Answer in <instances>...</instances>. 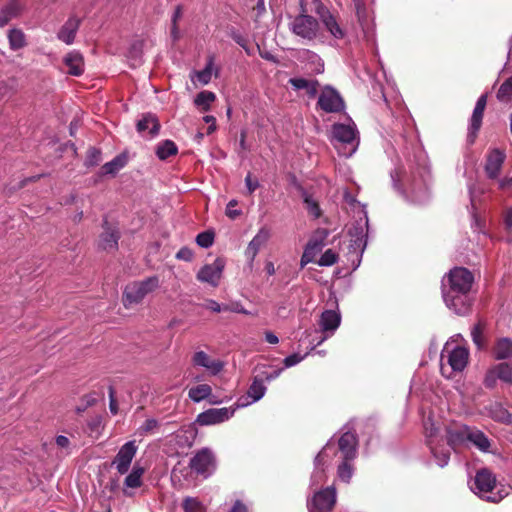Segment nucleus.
<instances>
[{
	"mask_svg": "<svg viewBox=\"0 0 512 512\" xmlns=\"http://www.w3.org/2000/svg\"><path fill=\"white\" fill-rule=\"evenodd\" d=\"M409 163V174L403 167H396L391 171L392 185L401 194H405L407 190L410 193L411 201L421 204L429 198V167L422 152L415 156L414 163L410 160Z\"/></svg>",
	"mask_w": 512,
	"mask_h": 512,
	"instance_id": "nucleus-1",
	"label": "nucleus"
},
{
	"mask_svg": "<svg viewBox=\"0 0 512 512\" xmlns=\"http://www.w3.org/2000/svg\"><path fill=\"white\" fill-rule=\"evenodd\" d=\"M473 274L464 267H455L442 279V297L445 305L457 315H466L472 305Z\"/></svg>",
	"mask_w": 512,
	"mask_h": 512,
	"instance_id": "nucleus-2",
	"label": "nucleus"
},
{
	"mask_svg": "<svg viewBox=\"0 0 512 512\" xmlns=\"http://www.w3.org/2000/svg\"><path fill=\"white\" fill-rule=\"evenodd\" d=\"M358 219L355 220L353 226L349 229V244L344 254L347 264L354 271L362 261V256L367 245V232L369 226L368 213L365 205L359 204L357 212Z\"/></svg>",
	"mask_w": 512,
	"mask_h": 512,
	"instance_id": "nucleus-3",
	"label": "nucleus"
},
{
	"mask_svg": "<svg viewBox=\"0 0 512 512\" xmlns=\"http://www.w3.org/2000/svg\"><path fill=\"white\" fill-rule=\"evenodd\" d=\"M457 334L447 341L441 353V373L446 378H451L454 373L462 372L469 360V350L461 345L455 344L457 339H461Z\"/></svg>",
	"mask_w": 512,
	"mask_h": 512,
	"instance_id": "nucleus-4",
	"label": "nucleus"
},
{
	"mask_svg": "<svg viewBox=\"0 0 512 512\" xmlns=\"http://www.w3.org/2000/svg\"><path fill=\"white\" fill-rule=\"evenodd\" d=\"M471 490L479 498L492 503H499L509 494V490L498 486L495 476L485 468L476 473Z\"/></svg>",
	"mask_w": 512,
	"mask_h": 512,
	"instance_id": "nucleus-5",
	"label": "nucleus"
},
{
	"mask_svg": "<svg viewBox=\"0 0 512 512\" xmlns=\"http://www.w3.org/2000/svg\"><path fill=\"white\" fill-rule=\"evenodd\" d=\"M423 427L426 437V443L429 446L431 453L436 461V464L443 468L450 460V449L444 447L443 435H442V423L435 421L431 415H429L423 421Z\"/></svg>",
	"mask_w": 512,
	"mask_h": 512,
	"instance_id": "nucleus-6",
	"label": "nucleus"
},
{
	"mask_svg": "<svg viewBox=\"0 0 512 512\" xmlns=\"http://www.w3.org/2000/svg\"><path fill=\"white\" fill-rule=\"evenodd\" d=\"M332 143L339 155L349 158L359 146L357 127L350 119L347 123H334L332 125Z\"/></svg>",
	"mask_w": 512,
	"mask_h": 512,
	"instance_id": "nucleus-7",
	"label": "nucleus"
},
{
	"mask_svg": "<svg viewBox=\"0 0 512 512\" xmlns=\"http://www.w3.org/2000/svg\"><path fill=\"white\" fill-rule=\"evenodd\" d=\"M159 287V278L151 276L143 281L133 282L128 284L124 290V304L140 303L149 293L153 292Z\"/></svg>",
	"mask_w": 512,
	"mask_h": 512,
	"instance_id": "nucleus-8",
	"label": "nucleus"
},
{
	"mask_svg": "<svg viewBox=\"0 0 512 512\" xmlns=\"http://www.w3.org/2000/svg\"><path fill=\"white\" fill-rule=\"evenodd\" d=\"M340 323L341 315L338 311H323L318 322L322 335L313 337L311 340H309L310 350H314L317 346L321 345L324 341L331 337L340 326Z\"/></svg>",
	"mask_w": 512,
	"mask_h": 512,
	"instance_id": "nucleus-9",
	"label": "nucleus"
},
{
	"mask_svg": "<svg viewBox=\"0 0 512 512\" xmlns=\"http://www.w3.org/2000/svg\"><path fill=\"white\" fill-rule=\"evenodd\" d=\"M289 30L296 36L312 41L316 38L319 23L316 18L307 14H299L289 22Z\"/></svg>",
	"mask_w": 512,
	"mask_h": 512,
	"instance_id": "nucleus-10",
	"label": "nucleus"
},
{
	"mask_svg": "<svg viewBox=\"0 0 512 512\" xmlns=\"http://www.w3.org/2000/svg\"><path fill=\"white\" fill-rule=\"evenodd\" d=\"M317 105L326 113H338L345 109V102L342 96L330 85L325 86L321 90Z\"/></svg>",
	"mask_w": 512,
	"mask_h": 512,
	"instance_id": "nucleus-11",
	"label": "nucleus"
},
{
	"mask_svg": "<svg viewBox=\"0 0 512 512\" xmlns=\"http://www.w3.org/2000/svg\"><path fill=\"white\" fill-rule=\"evenodd\" d=\"M237 409L236 405L234 407L210 408L201 412L196 421L201 426L220 424L228 421Z\"/></svg>",
	"mask_w": 512,
	"mask_h": 512,
	"instance_id": "nucleus-12",
	"label": "nucleus"
},
{
	"mask_svg": "<svg viewBox=\"0 0 512 512\" xmlns=\"http://www.w3.org/2000/svg\"><path fill=\"white\" fill-rule=\"evenodd\" d=\"M267 386L260 376L253 377L252 382L247 390L246 395L241 396L236 401V408H245L253 403L261 400L266 394Z\"/></svg>",
	"mask_w": 512,
	"mask_h": 512,
	"instance_id": "nucleus-13",
	"label": "nucleus"
},
{
	"mask_svg": "<svg viewBox=\"0 0 512 512\" xmlns=\"http://www.w3.org/2000/svg\"><path fill=\"white\" fill-rule=\"evenodd\" d=\"M512 383V364L503 362L489 368L484 378V385L487 388H494L497 381Z\"/></svg>",
	"mask_w": 512,
	"mask_h": 512,
	"instance_id": "nucleus-14",
	"label": "nucleus"
},
{
	"mask_svg": "<svg viewBox=\"0 0 512 512\" xmlns=\"http://www.w3.org/2000/svg\"><path fill=\"white\" fill-rule=\"evenodd\" d=\"M215 466V458L212 451L208 448H203L198 451L190 460V467L197 474L207 477Z\"/></svg>",
	"mask_w": 512,
	"mask_h": 512,
	"instance_id": "nucleus-15",
	"label": "nucleus"
},
{
	"mask_svg": "<svg viewBox=\"0 0 512 512\" xmlns=\"http://www.w3.org/2000/svg\"><path fill=\"white\" fill-rule=\"evenodd\" d=\"M336 502V491L334 488L327 487L314 494L311 501H308V509L310 512H328L332 509Z\"/></svg>",
	"mask_w": 512,
	"mask_h": 512,
	"instance_id": "nucleus-16",
	"label": "nucleus"
},
{
	"mask_svg": "<svg viewBox=\"0 0 512 512\" xmlns=\"http://www.w3.org/2000/svg\"><path fill=\"white\" fill-rule=\"evenodd\" d=\"M137 446L134 440L126 442L118 451L113 465L120 474H126L130 468L133 458L137 453Z\"/></svg>",
	"mask_w": 512,
	"mask_h": 512,
	"instance_id": "nucleus-17",
	"label": "nucleus"
},
{
	"mask_svg": "<svg viewBox=\"0 0 512 512\" xmlns=\"http://www.w3.org/2000/svg\"><path fill=\"white\" fill-rule=\"evenodd\" d=\"M225 262L221 258H217L213 263L203 266L197 273V279L200 282H205L213 287L218 286L219 280L222 276Z\"/></svg>",
	"mask_w": 512,
	"mask_h": 512,
	"instance_id": "nucleus-18",
	"label": "nucleus"
},
{
	"mask_svg": "<svg viewBox=\"0 0 512 512\" xmlns=\"http://www.w3.org/2000/svg\"><path fill=\"white\" fill-rule=\"evenodd\" d=\"M358 438L356 434L350 430L342 433L338 439V449L342 459L354 460L357 457Z\"/></svg>",
	"mask_w": 512,
	"mask_h": 512,
	"instance_id": "nucleus-19",
	"label": "nucleus"
},
{
	"mask_svg": "<svg viewBox=\"0 0 512 512\" xmlns=\"http://www.w3.org/2000/svg\"><path fill=\"white\" fill-rule=\"evenodd\" d=\"M317 14L320 17L321 22L329 33L335 39H343L345 36L344 30L340 27L335 16L323 5L317 8Z\"/></svg>",
	"mask_w": 512,
	"mask_h": 512,
	"instance_id": "nucleus-20",
	"label": "nucleus"
},
{
	"mask_svg": "<svg viewBox=\"0 0 512 512\" xmlns=\"http://www.w3.org/2000/svg\"><path fill=\"white\" fill-rule=\"evenodd\" d=\"M505 158V153L499 149H493L488 154L485 164V173L489 179L498 178Z\"/></svg>",
	"mask_w": 512,
	"mask_h": 512,
	"instance_id": "nucleus-21",
	"label": "nucleus"
},
{
	"mask_svg": "<svg viewBox=\"0 0 512 512\" xmlns=\"http://www.w3.org/2000/svg\"><path fill=\"white\" fill-rule=\"evenodd\" d=\"M81 19L76 16H71L61 26L57 33V38L66 45L74 43L76 33L80 27Z\"/></svg>",
	"mask_w": 512,
	"mask_h": 512,
	"instance_id": "nucleus-22",
	"label": "nucleus"
},
{
	"mask_svg": "<svg viewBox=\"0 0 512 512\" xmlns=\"http://www.w3.org/2000/svg\"><path fill=\"white\" fill-rule=\"evenodd\" d=\"M192 361L195 366L203 367L213 375L220 373L224 367L222 361L211 358L204 351L195 352Z\"/></svg>",
	"mask_w": 512,
	"mask_h": 512,
	"instance_id": "nucleus-23",
	"label": "nucleus"
},
{
	"mask_svg": "<svg viewBox=\"0 0 512 512\" xmlns=\"http://www.w3.org/2000/svg\"><path fill=\"white\" fill-rule=\"evenodd\" d=\"M331 447L332 441L330 440L315 457V469L311 476V482L313 485L319 484L324 480V466L326 464V459L330 457Z\"/></svg>",
	"mask_w": 512,
	"mask_h": 512,
	"instance_id": "nucleus-24",
	"label": "nucleus"
},
{
	"mask_svg": "<svg viewBox=\"0 0 512 512\" xmlns=\"http://www.w3.org/2000/svg\"><path fill=\"white\" fill-rule=\"evenodd\" d=\"M326 233H323L321 237H312L307 243L304 252L300 260V266L303 268L307 264L313 262L315 256L321 251L324 246V238Z\"/></svg>",
	"mask_w": 512,
	"mask_h": 512,
	"instance_id": "nucleus-25",
	"label": "nucleus"
},
{
	"mask_svg": "<svg viewBox=\"0 0 512 512\" xmlns=\"http://www.w3.org/2000/svg\"><path fill=\"white\" fill-rule=\"evenodd\" d=\"M269 238V232L265 228H261L253 239L249 242L245 256L252 264L256 255L258 254L261 247L267 242Z\"/></svg>",
	"mask_w": 512,
	"mask_h": 512,
	"instance_id": "nucleus-26",
	"label": "nucleus"
},
{
	"mask_svg": "<svg viewBox=\"0 0 512 512\" xmlns=\"http://www.w3.org/2000/svg\"><path fill=\"white\" fill-rule=\"evenodd\" d=\"M470 426L461 425L455 429H449L446 431L447 444L450 448L456 449L464 445L468 441Z\"/></svg>",
	"mask_w": 512,
	"mask_h": 512,
	"instance_id": "nucleus-27",
	"label": "nucleus"
},
{
	"mask_svg": "<svg viewBox=\"0 0 512 512\" xmlns=\"http://www.w3.org/2000/svg\"><path fill=\"white\" fill-rule=\"evenodd\" d=\"M23 8L21 0H10L0 10V27L6 26L11 19L19 16Z\"/></svg>",
	"mask_w": 512,
	"mask_h": 512,
	"instance_id": "nucleus-28",
	"label": "nucleus"
},
{
	"mask_svg": "<svg viewBox=\"0 0 512 512\" xmlns=\"http://www.w3.org/2000/svg\"><path fill=\"white\" fill-rule=\"evenodd\" d=\"M136 127L139 133L152 138L159 133L160 124L154 115L147 114L137 122Z\"/></svg>",
	"mask_w": 512,
	"mask_h": 512,
	"instance_id": "nucleus-29",
	"label": "nucleus"
},
{
	"mask_svg": "<svg viewBox=\"0 0 512 512\" xmlns=\"http://www.w3.org/2000/svg\"><path fill=\"white\" fill-rule=\"evenodd\" d=\"M64 63L68 68V73L73 76H80L84 71V61L82 55L77 51H71L64 57Z\"/></svg>",
	"mask_w": 512,
	"mask_h": 512,
	"instance_id": "nucleus-30",
	"label": "nucleus"
},
{
	"mask_svg": "<svg viewBox=\"0 0 512 512\" xmlns=\"http://www.w3.org/2000/svg\"><path fill=\"white\" fill-rule=\"evenodd\" d=\"M468 442L472 443L481 452L487 453L490 451L491 442L484 432L479 429L469 428Z\"/></svg>",
	"mask_w": 512,
	"mask_h": 512,
	"instance_id": "nucleus-31",
	"label": "nucleus"
},
{
	"mask_svg": "<svg viewBox=\"0 0 512 512\" xmlns=\"http://www.w3.org/2000/svg\"><path fill=\"white\" fill-rule=\"evenodd\" d=\"M119 233L114 229L104 226V232L100 236L99 246L103 250H113L118 246Z\"/></svg>",
	"mask_w": 512,
	"mask_h": 512,
	"instance_id": "nucleus-32",
	"label": "nucleus"
},
{
	"mask_svg": "<svg viewBox=\"0 0 512 512\" xmlns=\"http://www.w3.org/2000/svg\"><path fill=\"white\" fill-rule=\"evenodd\" d=\"M494 357L497 360L508 359L512 357V340L509 338H501L497 341L494 350Z\"/></svg>",
	"mask_w": 512,
	"mask_h": 512,
	"instance_id": "nucleus-33",
	"label": "nucleus"
},
{
	"mask_svg": "<svg viewBox=\"0 0 512 512\" xmlns=\"http://www.w3.org/2000/svg\"><path fill=\"white\" fill-rule=\"evenodd\" d=\"M212 394V388L208 384H199L191 387L188 391V397L195 403L208 399Z\"/></svg>",
	"mask_w": 512,
	"mask_h": 512,
	"instance_id": "nucleus-34",
	"label": "nucleus"
},
{
	"mask_svg": "<svg viewBox=\"0 0 512 512\" xmlns=\"http://www.w3.org/2000/svg\"><path fill=\"white\" fill-rule=\"evenodd\" d=\"M9 46L16 51L26 46V36L21 29L13 28L8 32Z\"/></svg>",
	"mask_w": 512,
	"mask_h": 512,
	"instance_id": "nucleus-35",
	"label": "nucleus"
},
{
	"mask_svg": "<svg viewBox=\"0 0 512 512\" xmlns=\"http://www.w3.org/2000/svg\"><path fill=\"white\" fill-rule=\"evenodd\" d=\"M144 468L139 465H134L131 472L126 476L124 485L126 488H138L142 485V476Z\"/></svg>",
	"mask_w": 512,
	"mask_h": 512,
	"instance_id": "nucleus-36",
	"label": "nucleus"
},
{
	"mask_svg": "<svg viewBox=\"0 0 512 512\" xmlns=\"http://www.w3.org/2000/svg\"><path fill=\"white\" fill-rule=\"evenodd\" d=\"M178 148L171 140L160 142L156 148V155L160 160H166L168 157L177 154Z\"/></svg>",
	"mask_w": 512,
	"mask_h": 512,
	"instance_id": "nucleus-37",
	"label": "nucleus"
},
{
	"mask_svg": "<svg viewBox=\"0 0 512 512\" xmlns=\"http://www.w3.org/2000/svg\"><path fill=\"white\" fill-rule=\"evenodd\" d=\"M302 58L309 62L312 72L320 74L324 71V63L316 53L310 50H304L302 52Z\"/></svg>",
	"mask_w": 512,
	"mask_h": 512,
	"instance_id": "nucleus-38",
	"label": "nucleus"
},
{
	"mask_svg": "<svg viewBox=\"0 0 512 512\" xmlns=\"http://www.w3.org/2000/svg\"><path fill=\"white\" fill-rule=\"evenodd\" d=\"M483 115H484V109L474 107V110H473V113H472V116L470 119V125H469V134H468L469 138L473 139L476 136L477 132L479 131V129L481 127Z\"/></svg>",
	"mask_w": 512,
	"mask_h": 512,
	"instance_id": "nucleus-39",
	"label": "nucleus"
},
{
	"mask_svg": "<svg viewBox=\"0 0 512 512\" xmlns=\"http://www.w3.org/2000/svg\"><path fill=\"white\" fill-rule=\"evenodd\" d=\"M496 97L502 103L512 102V76L506 79L499 87Z\"/></svg>",
	"mask_w": 512,
	"mask_h": 512,
	"instance_id": "nucleus-40",
	"label": "nucleus"
},
{
	"mask_svg": "<svg viewBox=\"0 0 512 512\" xmlns=\"http://www.w3.org/2000/svg\"><path fill=\"white\" fill-rule=\"evenodd\" d=\"M216 96L211 91H201L197 94L194 103L197 107L201 108L203 111H208L210 109V105L214 102Z\"/></svg>",
	"mask_w": 512,
	"mask_h": 512,
	"instance_id": "nucleus-41",
	"label": "nucleus"
},
{
	"mask_svg": "<svg viewBox=\"0 0 512 512\" xmlns=\"http://www.w3.org/2000/svg\"><path fill=\"white\" fill-rule=\"evenodd\" d=\"M214 57L210 56L203 70L195 72L196 79L202 85L208 84L212 79Z\"/></svg>",
	"mask_w": 512,
	"mask_h": 512,
	"instance_id": "nucleus-42",
	"label": "nucleus"
},
{
	"mask_svg": "<svg viewBox=\"0 0 512 512\" xmlns=\"http://www.w3.org/2000/svg\"><path fill=\"white\" fill-rule=\"evenodd\" d=\"M301 195L308 213L311 214L314 218H319L321 215V209L318 202L313 199V197L306 190H302Z\"/></svg>",
	"mask_w": 512,
	"mask_h": 512,
	"instance_id": "nucleus-43",
	"label": "nucleus"
},
{
	"mask_svg": "<svg viewBox=\"0 0 512 512\" xmlns=\"http://www.w3.org/2000/svg\"><path fill=\"white\" fill-rule=\"evenodd\" d=\"M125 164L126 160L123 156H116L114 159L102 166V171L104 174H115L122 169Z\"/></svg>",
	"mask_w": 512,
	"mask_h": 512,
	"instance_id": "nucleus-44",
	"label": "nucleus"
},
{
	"mask_svg": "<svg viewBox=\"0 0 512 512\" xmlns=\"http://www.w3.org/2000/svg\"><path fill=\"white\" fill-rule=\"evenodd\" d=\"M352 460H344L341 462V464L338 466V476L343 482H350L352 476H353V466L350 463Z\"/></svg>",
	"mask_w": 512,
	"mask_h": 512,
	"instance_id": "nucleus-45",
	"label": "nucleus"
},
{
	"mask_svg": "<svg viewBox=\"0 0 512 512\" xmlns=\"http://www.w3.org/2000/svg\"><path fill=\"white\" fill-rule=\"evenodd\" d=\"M158 426H159V422L155 418H148L138 428L137 433L140 436L153 434V433H155Z\"/></svg>",
	"mask_w": 512,
	"mask_h": 512,
	"instance_id": "nucleus-46",
	"label": "nucleus"
},
{
	"mask_svg": "<svg viewBox=\"0 0 512 512\" xmlns=\"http://www.w3.org/2000/svg\"><path fill=\"white\" fill-rule=\"evenodd\" d=\"M183 509L185 512H205V507L196 498L187 497L183 501Z\"/></svg>",
	"mask_w": 512,
	"mask_h": 512,
	"instance_id": "nucleus-47",
	"label": "nucleus"
},
{
	"mask_svg": "<svg viewBox=\"0 0 512 512\" xmlns=\"http://www.w3.org/2000/svg\"><path fill=\"white\" fill-rule=\"evenodd\" d=\"M338 260V255L332 249H327L318 260V265L322 267H329L334 265Z\"/></svg>",
	"mask_w": 512,
	"mask_h": 512,
	"instance_id": "nucleus-48",
	"label": "nucleus"
},
{
	"mask_svg": "<svg viewBox=\"0 0 512 512\" xmlns=\"http://www.w3.org/2000/svg\"><path fill=\"white\" fill-rule=\"evenodd\" d=\"M214 233L211 231H204L197 235L196 243L202 248H209L213 245Z\"/></svg>",
	"mask_w": 512,
	"mask_h": 512,
	"instance_id": "nucleus-49",
	"label": "nucleus"
},
{
	"mask_svg": "<svg viewBox=\"0 0 512 512\" xmlns=\"http://www.w3.org/2000/svg\"><path fill=\"white\" fill-rule=\"evenodd\" d=\"M483 330H484V327H483L482 322H478L476 325L473 326V328L471 330L472 340H473L474 344L479 349L482 348L484 345L483 338H482Z\"/></svg>",
	"mask_w": 512,
	"mask_h": 512,
	"instance_id": "nucleus-50",
	"label": "nucleus"
},
{
	"mask_svg": "<svg viewBox=\"0 0 512 512\" xmlns=\"http://www.w3.org/2000/svg\"><path fill=\"white\" fill-rule=\"evenodd\" d=\"M352 1L354 4V7H355L358 21L361 24H363L364 22L367 21V8H366L365 0H352Z\"/></svg>",
	"mask_w": 512,
	"mask_h": 512,
	"instance_id": "nucleus-51",
	"label": "nucleus"
},
{
	"mask_svg": "<svg viewBox=\"0 0 512 512\" xmlns=\"http://www.w3.org/2000/svg\"><path fill=\"white\" fill-rule=\"evenodd\" d=\"M307 355H308V352L305 353L304 355H301L299 353H293V354L285 357L283 360V364H284L283 368L285 369V368H291L293 366H296L301 361H303Z\"/></svg>",
	"mask_w": 512,
	"mask_h": 512,
	"instance_id": "nucleus-52",
	"label": "nucleus"
},
{
	"mask_svg": "<svg viewBox=\"0 0 512 512\" xmlns=\"http://www.w3.org/2000/svg\"><path fill=\"white\" fill-rule=\"evenodd\" d=\"M203 307L215 313H220L229 309V305H221L213 299L206 300Z\"/></svg>",
	"mask_w": 512,
	"mask_h": 512,
	"instance_id": "nucleus-53",
	"label": "nucleus"
},
{
	"mask_svg": "<svg viewBox=\"0 0 512 512\" xmlns=\"http://www.w3.org/2000/svg\"><path fill=\"white\" fill-rule=\"evenodd\" d=\"M283 370L284 368H277L271 372L263 371L258 376H260V378H262L263 382L266 384L277 379L281 375Z\"/></svg>",
	"mask_w": 512,
	"mask_h": 512,
	"instance_id": "nucleus-54",
	"label": "nucleus"
},
{
	"mask_svg": "<svg viewBox=\"0 0 512 512\" xmlns=\"http://www.w3.org/2000/svg\"><path fill=\"white\" fill-rule=\"evenodd\" d=\"M310 81L305 78H291L289 79V83L295 90H301L308 88L310 86Z\"/></svg>",
	"mask_w": 512,
	"mask_h": 512,
	"instance_id": "nucleus-55",
	"label": "nucleus"
},
{
	"mask_svg": "<svg viewBox=\"0 0 512 512\" xmlns=\"http://www.w3.org/2000/svg\"><path fill=\"white\" fill-rule=\"evenodd\" d=\"M497 409V414L494 415V418L497 420V421H501L503 423H509L511 421V414L503 409L501 406H497L496 407Z\"/></svg>",
	"mask_w": 512,
	"mask_h": 512,
	"instance_id": "nucleus-56",
	"label": "nucleus"
},
{
	"mask_svg": "<svg viewBox=\"0 0 512 512\" xmlns=\"http://www.w3.org/2000/svg\"><path fill=\"white\" fill-rule=\"evenodd\" d=\"M193 251L188 247H182L176 254L178 260L191 261L193 259Z\"/></svg>",
	"mask_w": 512,
	"mask_h": 512,
	"instance_id": "nucleus-57",
	"label": "nucleus"
},
{
	"mask_svg": "<svg viewBox=\"0 0 512 512\" xmlns=\"http://www.w3.org/2000/svg\"><path fill=\"white\" fill-rule=\"evenodd\" d=\"M236 205H237V201L234 199L230 200L229 203L227 204L226 215L231 219H235L236 217H238L241 214L240 210L235 209Z\"/></svg>",
	"mask_w": 512,
	"mask_h": 512,
	"instance_id": "nucleus-58",
	"label": "nucleus"
},
{
	"mask_svg": "<svg viewBox=\"0 0 512 512\" xmlns=\"http://www.w3.org/2000/svg\"><path fill=\"white\" fill-rule=\"evenodd\" d=\"M100 162V152L96 149H90L86 160V164L89 166L97 165Z\"/></svg>",
	"mask_w": 512,
	"mask_h": 512,
	"instance_id": "nucleus-59",
	"label": "nucleus"
},
{
	"mask_svg": "<svg viewBox=\"0 0 512 512\" xmlns=\"http://www.w3.org/2000/svg\"><path fill=\"white\" fill-rule=\"evenodd\" d=\"M245 185L249 194H252L258 187L259 181L257 179H252L251 173H248L245 177Z\"/></svg>",
	"mask_w": 512,
	"mask_h": 512,
	"instance_id": "nucleus-60",
	"label": "nucleus"
},
{
	"mask_svg": "<svg viewBox=\"0 0 512 512\" xmlns=\"http://www.w3.org/2000/svg\"><path fill=\"white\" fill-rule=\"evenodd\" d=\"M503 221L506 230L512 231V206L504 212Z\"/></svg>",
	"mask_w": 512,
	"mask_h": 512,
	"instance_id": "nucleus-61",
	"label": "nucleus"
},
{
	"mask_svg": "<svg viewBox=\"0 0 512 512\" xmlns=\"http://www.w3.org/2000/svg\"><path fill=\"white\" fill-rule=\"evenodd\" d=\"M228 512H249L248 507L241 500H236Z\"/></svg>",
	"mask_w": 512,
	"mask_h": 512,
	"instance_id": "nucleus-62",
	"label": "nucleus"
},
{
	"mask_svg": "<svg viewBox=\"0 0 512 512\" xmlns=\"http://www.w3.org/2000/svg\"><path fill=\"white\" fill-rule=\"evenodd\" d=\"M130 55L132 56V59L134 60L133 66H137L141 63V52L140 49L134 45L132 49L130 50Z\"/></svg>",
	"mask_w": 512,
	"mask_h": 512,
	"instance_id": "nucleus-63",
	"label": "nucleus"
},
{
	"mask_svg": "<svg viewBox=\"0 0 512 512\" xmlns=\"http://www.w3.org/2000/svg\"><path fill=\"white\" fill-rule=\"evenodd\" d=\"M512 186V177H504L498 180L499 189L505 190Z\"/></svg>",
	"mask_w": 512,
	"mask_h": 512,
	"instance_id": "nucleus-64",
	"label": "nucleus"
}]
</instances>
